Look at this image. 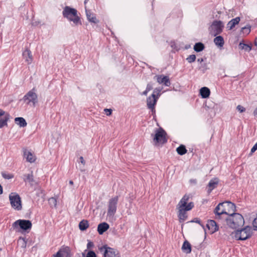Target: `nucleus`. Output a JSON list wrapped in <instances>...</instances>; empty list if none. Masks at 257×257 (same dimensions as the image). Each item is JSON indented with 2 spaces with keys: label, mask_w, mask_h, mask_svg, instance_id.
Segmentation results:
<instances>
[{
  "label": "nucleus",
  "mask_w": 257,
  "mask_h": 257,
  "mask_svg": "<svg viewBox=\"0 0 257 257\" xmlns=\"http://www.w3.org/2000/svg\"><path fill=\"white\" fill-rule=\"evenodd\" d=\"M204 45L201 42L196 43L194 46V50L196 52H201L204 49Z\"/></svg>",
  "instance_id": "nucleus-30"
},
{
  "label": "nucleus",
  "mask_w": 257,
  "mask_h": 257,
  "mask_svg": "<svg viewBox=\"0 0 257 257\" xmlns=\"http://www.w3.org/2000/svg\"><path fill=\"white\" fill-rule=\"evenodd\" d=\"M16 123L19 125L20 127H25L27 125V123L26 120L22 117H17L15 118Z\"/></svg>",
  "instance_id": "nucleus-27"
},
{
  "label": "nucleus",
  "mask_w": 257,
  "mask_h": 257,
  "mask_svg": "<svg viewBox=\"0 0 257 257\" xmlns=\"http://www.w3.org/2000/svg\"><path fill=\"white\" fill-rule=\"evenodd\" d=\"M10 114L7 113L3 118H0V128L8 125V121L10 119Z\"/></svg>",
  "instance_id": "nucleus-25"
},
{
  "label": "nucleus",
  "mask_w": 257,
  "mask_h": 257,
  "mask_svg": "<svg viewBox=\"0 0 257 257\" xmlns=\"http://www.w3.org/2000/svg\"><path fill=\"white\" fill-rule=\"evenodd\" d=\"M251 233V227L247 226L240 230H237L235 232L234 237L237 240H245L250 237Z\"/></svg>",
  "instance_id": "nucleus-6"
},
{
  "label": "nucleus",
  "mask_w": 257,
  "mask_h": 257,
  "mask_svg": "<svg viewBox=\"0 0 257 257\" xmlns=\"http://www.w3.org/2000/svg\"><path fill=\"white\" fill-rule=\"evenodd\" d=\"M88 1L89 0H85L84 2V5H86V4L88 3Z\"/></svg>",
  "instance_id": "nucleus-59"
},
{
  "label": "nucleus",
  "mask_w": 257,
  "mask_h": 257,
  "mask_svg": "<svg viewBox=\"0 0 257 257\" xmlns=\"http://www.w3.org/2000/svg\"><path fill=\"white\" fill-rule=\"evenodd\" d=\"M196 57L194 54L189 55L187 58L186 60L189 63H192L194 62L196 60Z\"/></svg>",
  "instance_id": "nucleus-37"
},
{
  "label": "nucleus",
  "mask_w": 257,
  "mask_h": 257,
  "mask_svg": "<svg viewBox=\"0 0 257 257\" xmlns=\"http://www.w3.org/2000/svg\"><path fill=\"white\" fill-rule=\"evenodd\" d=\"M69 183V184H70V185L73 184V182L72 180H70Z\"/></svg>",
  "instance_id": "nucleus-58"
},
{
  "label": "nucleus",
  "mask_w": 257,
  "mask_h": 257,
  "mask_svg": "<svg viewBox=\"0 0 257 257\" xmlns=\"http://www.w3.org/2000/svg\"><path fill=\"white\" fill-rule=\"evenodd\" d=\"M2 175L3 177L6 179H10L14 177V175L11 174H6L3 172Z\"/></svg>",
  "instance_id": "nucleus-41"
},
{
  "label": "nucleus",
  "mask_w": 257,
  "mask_h": 257,
  "mask_svg": "<svg viewBox=\"0 0 257 257\" xmlns=\"http://www.w3.org/2000/svg\"><path fill=\"white\" fill-rule=\"evenodd\" d=\"M200 94L203 98L209 97L210 94V89L206 87H203L200 89Z\"/></svg>",
  "instance_id": "nucleus-21"
},
{
  "label": "nucleus",
  "mask_w": 257,
  "mask_h": 257,
  "mask_svg": "<svg viewBox=\"0 0 257 257\" xmlns=\"http://www.w3.org/2000/svg\"><path fill=\"white\" fill-rule=\"evenodd\" d=\"M219 179L217 178H214L210 180L207 187V193L210 194L214 189L217 187Z\"/></svg>",
  "instance_id": "nucleus-17"
},
{
  "label": "nucleus",
  "mask_w": 257,
  "mask_h": 257,
  "mask_svg": "<svg viewBox=\"0 0 257 257\" xmlns=\"http://www.w3.org/2000/svg\"><path fill=\"white\" fill-rule=\"evenodd\" d=\"M177 153L180 155H184L187 153L186 147L183 145H181L176 149Z\"/></svg>",
  "instance_id": "nucleus-32"
},
{
  "label": "nucleus",
  "mask_w": 257,
  "mask_h": 257,
  "mask_svg": "<svg viewBox=\"0 0 257 257\" xmlns=\"http://www.w3.org/2000/svg\"><path fill=\"white\" fill-rule=\"evenodd\" d=\"M214 43L218 47H222L224 43L223 38L221 36H216L214 39Z\"/></svg>",
  "instance_id": "nucleus-26"
},
{
  "label": "nucleus",
  "mask_w": 257,
  "mask_h": 257,
  "mask_svg": "<svg viewBox=\"0 0 257 257\" xmlns=\"http://www.w3.org/2000/svg\"><path fill=\"white\" fill-rule=\"evenodd\" d=\"M152 89H153V84L151 82H150L147 84V87H146V89L149 92Z\"/></svg>",
  "instance_id": "nucleus-47"
},
{
  "label": "nucleus",
  "mask_w": 257,
  "mask_h": 257,
  "mask_svg": "<svg viewBox=\"0 0 257 257\" xmlns=\"http://www.w3.org/2000/svg\"><path fill=\"white\" fill-rule=\"evenodd\" d=\"M6 112L4 111L3 110L0 109V117L5 116V115L6 114Z\"/></svg>",
  "instance_id": "nucleus-50"
},
{
  "label": "nucleus",
  "mask_w": 257,
  "mask_h": 257,
  "mask_svg": "<svg viewBox=\"0 0 257 257\" xmlns=\"http://www.w3.org/2000/svg\"><path fill=\"white\" fill-rule=\"evenodd\" d=\"M112 109L108 108H105L104 111L106 112V114L107 116L110 115L112 113Z\"/></svg>",
  "instance_id": "nucleus-46"
},
{
  "label": "nucleus",
  "mask_w": 257,
  "mask_h": 257,
  "mask_svg": "<svg viewBox=\"0 0 257 257\" xmlns=\"http://www.w3.org/2000/svg\"><path fill=\"white\" fill-rule=\"evenodd\" d=\"M206 227L210 231L211 234L214 233L219 229L218 225L214 220H208Z\"/></svg>",
  "instance_id": "nucleus-16"
},
{
  "label": "nucleus",
  "mask_w": 257,
  "mask_h": 257,
  "mask_svg": "<svg viewBox=\"0 0 257 257\" xmlns=\"http://www.w3.org/2000/svg\"><path fill=\"white\" fill-rule=\"evenodd\" d=\"M24 156L26 158L27 161L30 163H33L36 160L35 157L33 156L32 153L26 150L24 152Z\"/></svg>",
  "instance_id": "nucleus-22"
},
{
  "label": "nucleus",
  "mask_w": 257,
  "mask_h": 257,
  "mask_svg": "<svg viewBox=\"0 0 257 257\" xmlns=\"http://www.w3.org/2000/svg\"><path fill=\"white\" fill-rule=\"evenodd\" d=\"M101 252H103V257H120L119 251L113 248L104 245L99 248Z\"/></svg>",
  "instance_id": "nucleus-9"
},
{
  "label": "nucleus",
  "mask_w": 257,
  "mask_h": 257,
  "mask_svg": "<svg viewBox=\"0 0 257 257\" xmlns=\"http://www.w3.org/2000/svg\"><path fill=\"white\" fill-rule=\"evenodd\" d=\"M253 114L255 116L257 115V107L254 109V110L253 111Z\"/></svg>",
  "instance_id": "nucleus-56"
},
{
  "label": "nucleus",
  "mask_w": 257,
  "mask_h": 257,
  "mask_svg": "<svg viewBox=\"0 0 257 257\" xmlns=\"http://www.w3.org/2000/svg\"><path fill=\"white\" fill-rule=\"evenodd\" d=\"M85 9L88 21L94 24H98L99 21L96 19L95 14L92 13L90 10H87L86 6H85Z\"/></svg>",
  "instance_id": "nucleus-18"
},
{
  "label": "nucleus",
  "mask_w": 257,
  "mask_h": 257,
  "mask_svg": "<svg viewBox=\"0 0 257 257\" xmlns=\"http://www.w3.org/2000/svg\"><path fill=\"white\" fill-rule=\"evenodd\" d=\"M62 15L64 18L67 19L69 22H72V26L81 25L80 18L78 15L76 9L69 6H66L62 11Z\"/></svg>",
  "instance_id": "nucleus-2"
},
{
  "label": "nucleus",
  "mask_w": 257,
  "mask_h": 257,
  "mask_svg": "<svg viewBox=\"0 0 257 257\" xmlns=\"http://www.w3.org/2000/svg\"><path fill=\"white\" fill-rule=\"evenodd\" d=\"M190 182L191 183L196 184L197 183V180L195 179H190Z\"/></svg>",
  "instance_id": "nucleus-52"
},
{
  "label": "nucleus",
  "mask_w": 257,
  "mask_h": 257,
  "mask_svg": "<svg viewBox=\"0 0 257 257\" xmlns=\"http://www.w3.org/2000/svg\"><path fill=\"white\" fill-rule=\"evenodd\" d=\"M3 193V188L1 184H0V195Z\"/></svg>",
  "instance_id": "nucleus-54"
},
{
  "label": "nucleus",
  "mask_w": 257,
  "mask_h": 257,
  "mask_svg": "<svg viewBox=\"0 0 257 257\" xmlns=\"http://www.w3.org/2000/svg\"><path fill=\"white\" fill-rule=\"evenodd\" d=\"M236 109L239 111L240 112H243L245 111V108L243 107L242 106L240 105H238L236 107Z\"/></svg>",
  "instance_id": "nucleus-43"
},
{
  "label": "nucleus",
  "mask_w": 257,
  "mask_h": 257,
  "mask_svg": "<svg viewBox=\"0 0 257 257\" xmlns=\"http://www.w3.org/2000/svg\"><path fill=\"white\" fill-rule=\"evenodd\" d=\"M238 47L239 49L247 52H249L251 50V46L244 43L243 41L239 43Z\"/></svg>",
  "instance_id": "nucleus-31"
},
{
  "label": "nucleus",
  "mask_w": 257,
  "mask_h": 257,
  "mask_svg": "<svg viewBox=\"0 0 257 257\" xmlns=\"http://www.w3.org/2000/svg\"><path fill=\"white\" fill-rule=\"evenodd\" d=\"M118 201V197L115 196L110 199L108 202V209L107 215L112 217L114 215L117 210V205Z\"/></svg>",
  "instance_id": "nucleus-10"
},
{
  "label": "nucleus",
  "mask_w": 257,
  "mask_h": 257,
  "mask_svg": "<svg viewBox=\"0 0 257 257\" xmlns=\"http://www.w3.org/2000/svg\"><path fill=\"white\" fill-rule=\"evenodd\" d=\"M166 136L167 133L163 128L160 127L158 129H156L155 131V134L153 138L155 145H163L166 143L168 141Z\"/></svg>",
  "instance_id": "nucleus-4"
},
{
  "label": "nucleus",
  "mask_w": 257,
  "mask_h": 257,
  "mask_svg": "<svg viewBox=\"0 0 257 257\" xmlns=\"http://www.w3.org/2000/svg\"><path fill=\"white\" fill-rule=\"evenodd\" d=\"M79 159H80V162L83 165H84L85 164V162L83 158V157H80L79 158Z\"/></svg>",
  "instance_id": "nucleus-51"
},
{
  "label": "nucleus",
  "mask_w": 257,
  "mask_h": 257,
  "mask_svg": "<svg viewBox=\"0 0 257 257\" xmlns=\"http://www.w3.org/2000/svg\"><path fill=\"white\" fill-rule=\"evenodd\" d=\"M23 59L25 60V61L28 64H30L32 63L33 61V56L32 54V52L29 49H26L23 52Z\"/></svg>",
  "instance_id": "nucleus-19"
},
{
  "label": "nucleus",
  "mask_w": 257,
  "mask_h": 257,
  "mask_svg": "<svg viewBox=\"0 0 257 257\" xmlns=\"http://www.w3.org/2000/svg\"><path fill=\"white\" fill-rule=\"evenodd\" d=\"M223 28L224 25L222 21L215 20L212 22L209 29H211L210 30L211 34L214 36H216L222 32Z\"/></svg>",
  "instance_id": "nucleus-11"
},
{
  "label": "nucleus",
  "mask_w": 257,
  "mask_h": 257,
  "mask_svg": "<svg viewBox=\"0 0 257 257\" xmlns=\"http://www.w3.org/2000/svg\"><path fill=\"white\" fill-rule=\"evenodd\" d=\"M109 228V224L106 222L99 223L97 226V231L100 235L103 234Z\"/></svg>",
  "instance_id": "nucleus-20"
},
{
  "label": "nucleus",
  "mask_w": 257,
  "mask_h": 257,
  "mask_svg": "<svg viewBox=\"0 0 257 257\" xmlns=\"http://www.w3.org/2000/svg\"><path fill=\"white\" fill-rule=\"evenodd\" d=\"M198 69L204 73L207 70L209 69L208 64L206 61L204 63H201L198 66Z\"/></svg>",
  "instance_id": "nucleus-34"
},
{
  "label": "nucleus",
  "mask_w": 257,
  "mask_h": 257,
  "mask_svg": "<svg viewBox=\"0 0 257 257\" xmlns=\"http://www.w3.org/2000/svg\"><path fill=\"white\" fill-rule=\"evenodd\" d=\"M49 203L51 206L56 207L57 200L54 197H51L49 199Z\"/></svg>",
  "instance_id": "nucleus-40"
},
{
  "label": "nucleus",
  "mask_w": 257,
  "mask_h": 257,
  "mask_svg": "<svg viewBox=\"0 0 257 257\" xmlns=\"http://www.w3.org/2000/svg\"><path fill=\"white\" fill-rule=\"evenodd\" d=\"M9 199L12 207L17 210L22 208L21 199L20 195L16 193H11L9 195Z\"/></svg>",
  "instance_id": "nucleus-8"
},
{
  "label": "nucleus",
  "mask_w": 257,
  "mask_h": 257,
  "mask_svg": "<svg viewBox=\"0 0 257 257\" xmlns=\"http://www.w3.org/2000/svg\"><path fill=\"white\" fill-rule=\"evenodd\" d=\"M240 20V18L238 17L232 19L228 23L227 27L229 28L230 30L232 29L236 25L239 23Z\"/></svg>",
  "instance_id": "nucleus-24"
},
{
  "label": "nucleus",
  "mask_w": 257,
  "mask_h": 257,
  "mask_svg": "<svg viewBox=\"0 0 257 257\" xmlns=\"http://www.w3.org/2000/svg\"><path fill=\"white\" fill-rule=\"evenodd\" d=\"M214 213L216 216V219H220L221 216L225 214L228 215L225 207V202L219 203L215 207Z\"/></svg>",
  "instance_id": "nucleus-12"
},
{
  "label": "nucleus",
  "mask_w": 257,
  "mask_h": 257,
  "mask_svg": "<svg viewBox=\"0 0 257 257\" xmlns=\"http://www.w3.org/2000/svg\"><path fill=\"white\" fill-rule=\"evenodd\" d=\"M94 246V244H93V242H92V241H88L87 244V248H90L92 247H93Z\"/></svg>",
  "instance_id": "nucleus-49"
},
{
  "label": "nucleus",
  "mask_w": 257,
  "mask_h": 257,
  "mask_svg": "<svg viewBox=\"0 0 257 257\" xmlns=\"http://www.w3.org/2000/svg\"><path fill=\"white\" fill-rule=\"evenodd\" d=\"M82 257H97L95 252L93 250H89L85 255V252L82 253Z\"/></svg>",
  "instance_id": "nucleus-35"
},
{
  "label": "nucleus",
  "mask_w": 257,
  "mask_h": 257,
  "mask_svg": "<svg viewBox=\"0 0 257 257\" xmlns=\"http://www.w3.org/2000/svg\"><path fill=\"white\" fill-rule=\"evenodd\" d=\"M182 250L186 253H190L191 252V245L187 240H185L182 246Z\"/></svg>",
  "instance_id": "nucleus-23"
},
{
  "label": "nucleus",
  "mask_w": 257,
  "mask_h": 257,
  "mask_svg": "<svg viewBox=\"0 0 257 257\" xmlns=\"http://www.w3.org/2000/svg\"><path fill=\"white\" fill-rule=\"evenodd\" d=\"M254 44L255 46H257V36L255 38Z\"/></svg>",
  "instance_id": "nucleus-55"
},
{
  "label": "nucleus",
  "mask_w": 257,
  "mask_h": 257,
  "mask_svg": "<svg viewBox=\"0 0 257 257\" xmlns=\"http://www.w3.org/2000/svg\"><path fill=\"white\" fill-rule=\"evenodd\" d=\"M205 61H206V58H198L197 59V62L198 63H199V64H201V63H204Z\"/></svg>",
  "instance_id": "nucleus-48"
},
{
  "label": "nucleus",
  "mask_w": 257,
  "mask_h": 257,
  "mask_svg": "<svg viewBox=\"0 0 257 257\" xmlns=\"http://www.w3.org/2000/svg\"><path fill=\"white\" fill-rule=\"evenodd\" d=\"M72 254L71 252L70 248L67 246H62L54 255V257H71Z\"/></svg>",
  "instance_id": "nucleus-13"
},
{
  "label": "nucleus",
  "mask_w": 257,
  "mask_h": 257,
  "mask_svg": "<svg viewBox=\"0 0 257 257\" xmlns=\"http://www.w3.org/2000/svg\"><path fill=\"white\" fill-rule=\"evenodd\" d=\"M21 240L22 241V247H26V244H27V242L25 240V238H24L20 237V238L19 239V241H21Z\"/></svg>",
  "instance_id": "nucleus-44"
},
{
  "label": "nucleus",
  "mask_w": 257,
  "mask_h": 257,
  "mask_svg": "<svg viewBox=\"0 0 257 257\" xmlns=\"http://www.w3.org/2000/svg\"><path fill=\"white\" fill-rule=\"evenodd\" d=\"M151 111H152V115H154L155 114V108H154V109H151Z\"/></svg>",
  "instance_id": "nucleus-57"
},
{
  "label": "nucleus",
  "mask_w": 257,
  "mask_h": 257,
  "mask_svg": "<svg viewBox=\"0 0 257 257\" xmlns=\"http://www.w3.org/2000/svg\"><path fill=\"white\" fill-rule=\"evenodd\" d=\"M155 77L157 78V81L159 84H163L166 86H169L171 85V82L168 76L158 75H156Z\"/></svg>",
  "instance_id": "nucleus-15"
},
{
  "label": "nucleus",
  "mask_w": 257,
  "mask_h": 257,
  "mask_svg": "<svg viewBox=\"0 0 257 257\" xmlns=\"http://www.w3.org/2000/svg\"><path fill=\"white\" fill-rule=\"evenodd\" d=\"M225 207L228 208V212L233 211V212L236 210V206L234 203L230 201H225Z\"/></svg>",
  "instance_id": "nucleus-29"
},
{
  "label": "nucleus",
  "mask_w": 257,
  "mask_h": 257,
  "mask_svg": "<svg viewBox=\"0 0 257 257\" xmlns=\"http://www.w3.org/2000/svg\"><path fill=\"white\" fill-rule=\"evenodd\" d=\"M32 226V222L29 220L25 219H19L14 222L12 224V227L13 229H17L20 228L23 231H27L31 229Z\"/></svg>",
  "instance_id": "nucleus-5"
},
{
  "label": "nucleus",
  "mask_w": 257,
  "mask_h": 257,
  "mask_svg": "<svg viewBox=\"0 0 257 257\" xmlns=\"http://www.w3.org/2000/svg\"><path fill=\"white\" fill-rule=\"evenodd\" d=\"M252 225L254 230H257V214L256 217L253 220Z\"/></svg>",
  "instance_id": "nucleus-42"
},
{
  "label": "nucleus",
  "mask_w": 257,
  "mask_h": 257,
  "mask_svg": "<svg viewBox=\"0 0 257 257\" xmlns=\"http://www.w3.org/2000/svg\"><path fill=\"white\" fill-rule=\"evenodd\" d=\"M148 92L149 91L146 89V90L142 92V95L146 96L147 95Z\"/></svg>",
  "instance_id": "nucleus-53"
},
{
  "label": "nucleus",
  "mask_w": 257,
  "mask_h": 257,
  "mask_svg": "<svg viewBox=\"0 0 257 257\" xmlns=\"http://www.w3.org/2000/svg\"><path fill=\"white\" fill-rule=\"evenodd\" d=\"M89 227L88 222L87 220H82L79 223V227L80 230L84 231Z\"/></svg>",
  "instance_id": "nucleus-28"
},
{
  "label": "nucleus",
  "mask_w": 257,
  "mask_h": 257,
  "mask_svg": "<svg viewBox=\"0 0 257 257\" xmlns=\"http://www.w3.org/2000/svg\"><path fill=\"white\" fill-rule=\"evenodd\" d=\"M225 218L227 225L231 228L236 229L244 225V220L243 216L239 213L233 212Z\"/></svg>",
  "instance_id": "nucleus-3"
},
{
  "label": "nucleus",
  "mask_w": 257,
  "mask_h": 257,
  "mask_svg": "<svg viewBox=\"0 0 257 257\" xmlns=\"http://www.w3.org/2000/svg\"><path fill=\"white\" fill-rule=\"evenodd\" d=\"M23 179L24 181L26 182H28L29 183H32L34 182V176L33 175V172H31V173L30 174L24 175Z\"/></svg>",
  "instance_id": "nucleus-33"
},
{
  "label": "nucleus",
  "mask_w": 257,
  "mask_h": 257,
  "mask_svg": "<svg viewBox=\"0 0 257 257\" xmlns=\"http://www.w3.org/2000/svg\"><path fill=\"white\" fill-rule=\"evenodd\" d=\"M241 32L243 34H245L246 35L248 34L250 32V26L249 25H247L244 27L242 28Z\"/></svg>",
  "instance_id": "nucleus-38"
},
{
  "label": "nucleus",
  "mask_w": 257,
  "mask_h": 257,
  "mask_svg": "<svg viewBox=\"0 0 257 257\" xmlns=\"http://www.w3.org/2000/svg\"><path fill=\"white\" fill-rule=\"evenodd\" d=\"M190 222H193V223L194 222V223H198L200 226H201L202 227V228L204 229L205 231L206 230L204 225L201 223L200 219L199 218H197V217L194 218L192 220L187 222V223H190Z\"/></svg>",
  "instance_id": "nucleus-36"
},
{
  "label": "nucleus",
  "mask_w": 257,
  "mask_h": 257,
  "mask_svg": "<svg viewBox=\"0 0 257 257\" xmlns=\"http://www.w3.org/2000/svg\"><path fill=\"white\" fill-rule=\"evenodd\" d=\"M158 97H156L155 94H152L151 96H149L147 99V104L148 108L151 109H154V107L156 105Z\"/></svg>",
  "instance_id": "nucleus-14"
},
{
  "label": "nucleus",
  "mask_w": 257,
  "mask_h": 257,
  "mask_svg": "<svg viewBox=\"0 0 257 257\" xmlns=\"http://www.w3.org/2000/svg\"><path fill=\"white\" fill-rule=\"evenodd\" d=\"M189 198L190 197L188 195H184L177 205L179 209L178 217L180 223L183 222L187 219L188 216L186 211L191 210L194 207V204L193 202L187 204Z\"/></svg>",
  "instance_id": "nucleus-1"
},
{
  "label": "nucleus",
  "mask_w": 257,
  "mask_h": 257,
  "mask_svg": "<svg viewBox=\"0 0 257 257\" xmlns=\"http://www.w3.org/2000/svg\"><path fill=\"white\" fill-rule=\"evenodd\" d=\"M80 170H81V172H83V171H84V170H82V169H80Z\"/></svg>",
  "instance_id": "nucleus-60"
},
{
  "label": "nucleus",
  "mask_w": 257,
  "mask_h": 257,
  "mask_svg": "<svg viewBox=\"0 0 257 257\" xmlns=\"http://www.w3.org/2000/svg\"><path fill=\"white\" fill-rule=\"evenodd\" d=\"M162 90V88L157 87L154 89L153 91V93L152 94H155L156 95V97H158V98L161 95V91Z\"/></svg>",
  "instance_id": "nucleus-39"
},
{
  "label": "nucleus",
  "mask_w": 257,
  "mask_h": 257,
  "mask_svg": "<svg viewBox=\"0 0 257 257\" xmlns=\"http://www.w3.org/2000/svg\"><path fill=\"white\" fill-rule=\"evenodd\" d=\"M36 89L34 87L32 89L29 91L23 97V100L29 104L32 103L34 106L38 102V95L36 93Z\"/></svg>",
  "instance_id": "nucleus-7"
},
{
  "label": "nucleus",
  "mask_w": 257,
  "mask_h": 257,
  "mask_svg": "<svg viewBox=\"0 0 257 257\" xmlns=\"http://www.w3.org/2000/svg\"><path fill=\"white\" fill-rule=\"evenodd\" d=\"M256 150H257V142L254 145V146L251 148L250 155H252Z\"/></svg>",
  "instance_id": "nucleus-45"
}]
</instances>
